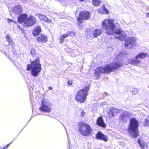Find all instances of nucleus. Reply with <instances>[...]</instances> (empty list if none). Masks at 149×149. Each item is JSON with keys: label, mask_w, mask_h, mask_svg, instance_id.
<instances>
[{"label": "nucleus", "mask_w": 149, "mask_h": 149, "mask_svg": "<svg viewBox=\"0 0 149 149\" xmlns=\"http://www.w3.org/2000/svg\"><path fill=\"white\" fill-rule=\"evenodd\" d=\"M114 21L113 19H104L102 22V29L105 30V32L107 35L112 34L115 36V38L123 40L125 37V34H124L122 29H118L115 31L116 26Z\"/></svg>", "instance_id": "nucleus-1"}, {"label": "nucleus", "mask_w": 149, "mask_h": 149, "mask_svg": "<svg viewBox=\"0 0 149 149\" xmlns=\"http://www.w3.org/2000/svg\"><path fill=\"white\" fill-rule=\"evenodd\" d=\"M123 65V64L121 62H117L108 64L105 67H99L95 70L96 76L99 77L100 74L110 73L111 72H113L120 68Z\"/></svg>", "instance_id": "nucleus-2"}, {"label": "nucleus", "mask_w": 149, "mask_h": 149, "mask_svg": "<svg viewBox=\"0 0 149 149\" xmlns=\"http://www.w3.org/2000/svg\"><path fill=\"white\" fill-rule=\"evenodd\" d=\"M30 61L31 64L27 65L26 70L28 71L31 70V73L33 77H37L42 70L39 57H37L33 61L30 59Z\"/></svg>", "instance_id": "nucleus-3"}, {"label": "nucleus", "mask_w": 149, "mask_h": 149, "mask_svg": "<svg viewBox=\"0 0 149 149\" xmlns=\"http://www.w3.org/2000/svg\"><path fill=\"white\" fill-rule=\"evenodd\" d=\"M138 121L134 118H131L128 128L129 133L132 137L135 138L139 135Z\"/></svg>", "instance_id": "nucleus-4"}, {"label": "nucleus", "mask_w": 149, "mask_h": 149, "mask_svg": "<svg viewBox=\"0 0 149 149\" xmlns=\"http://www.w3.org/2000/svg\"><path fill=\"white\" fill-rule=\"evenodd\" d=\"M78 127L79 132L82 136H89L92 131L91 126L86 123L79 122Z\"/></svg>", "instance_id": "nucleus-5"}, {"label": "nucleus", "mask_w": 149, "mask_h": 149, "mask_svg": "<svg viewBox=\"0 0 149 149\" xmlns=\"http://www.w3.org/2000/svg\"><path fill=\"white\" fill-rule=\"evenodd\" d=\"M90 84L87 85L84 88L78 91L76 95V100L81 103H84L86 98L89 89Z\"/></svg>", "instance_id": "nucleus-6"}, {"label": "nucleus", "mask_w": 149, "mask_h": 149, "mask_svg": "<svg viewBox=\"0 0 149 149\" xmlns=\"http://www.w3.org/2000/svg\"><path fill=\"white\" fill-rule=\"evenodd\" d=\"M52 107V104L48 100L43 99L41 101L39 109L41 111L49 113L51 111Z\"/></svg>", "instance_id": "nucleus-7"}, {"label": "nucleus", "mask_w": 149, "mask_h": 149, "mask_svg": "<svg viewBox=\"0 0 149 149\" xmlns=\"http://www.w3.org/2000/svg\"><path fill=\"white\" fill-rule=\"evenodd\" d=\"M6 40L8 42L9 48L11 49L12 52L13 53L14 55L16 54L17 53L15 48L14 43L10 37L8 35H6Z\"/></svg>", "instance_id": "nucleus-8"}, {"label": "nucleus", "mask_w": 149, "mask_h": 149, "mask_svg": "<svg viewBox=\"0 0 149 149\" xmlns=\"http://www.w3.org/2000/svg\"><path fill=\"white\" fill-rule=\"evenodd\" d=\"M89 15L90 13L87 11L81 12L78 17L77 20L78 22L81 23L82 22V19H88Z\"/></svg>", "instance_id": "nucleus-9"}, {"label": "nucleus", "mask_w": 149, "mask_h": 149, "mask_svg": "<svg viewBox=\"0 0 149 149\" xmlns=\"http://www.w3.org/2000/svg\"><path fill=\"white\" fill-rule=\"evenodd\" d=\"M135 42V40L134 38L129 37L126 40L124 45L126 48L130 49Z\"/></svg>", "instance_id": "nucleus-10"}, {"label": "nucleus", "mask_w": 149, "mask_h": 149, "mask_svg": "<svg viewBox=\"0 0 149 149\" xmlns=\"http://www.w3.org/2000/svg\"><path fill=\"white\" fill-rule=\"evenodd\" d=\"M36 22V18L30 15L24 22V24L27 26L33 25Z\"/></svg>", "instance_id": "nucleus-11"}, {"label": "nucleus", "mask_w": 149, "mask_h": 149, "mask_svg": "<svg viewBox=\"0 0 149 149\" xmlns=\"http://www.w3.org/2000/svg\"><path fill=\"white\" fill-rule=\"evenodd\" d=\"M130 115L129 112L127 111H123L119 117V120L123 123H125L127 121V119L128 118Z\"/></svg>", "instance_id": "nucleus-12"}, {"label": "nucleus", "mask_w": 149, "mask_h": 149, "mask_svg": "<svg viewBox=\"0 0 149 149\" xmlns=\"http://www.w3.org/2000/svg\"><path fill=\"white\" fill-rule=\"evenodd\" d=\"M96 138L98 139L101 140L105 142L108 140L107 136L105 135L100 132H98L96 134Z\"/></svg>", "instance_id": "nucleus-13"}, {"label": "nucleus", "mask_w": 149, "mask_h": 149, "mask_svg": "<svg viewBox=\"0 0 149 149\" xmlns=\"http://www.w3.org/2000/svg\"><path fill=\"white\" fill-rule=\"evenodd\" d=\"M74 33L72 31H69L67 33L64 34L62 36H61L60 38V42L62 43L63 42L64 39L68 37V36H75Z\"/></svg>", "instance_id": "nucleus-14"}, {"label": "nucleus", "mask_w": 149, "mask_h": 149, "mask_svg": "<svg viewBox=\"0 0 149 149\" xmlns=\"http://www.w3.org/2000/svg\"><path fill=\"white\" fill-rule=\"evenodd\" d=\"M138 58H136V57L135 59H133L132 58H129L128 59V62L126 64H127L128 63H131L132 65H137L139 64L141 61L138 59Z\"/></svg>", "instance_id": "nucleus-15"}, {"label": "nucleus", "mask_w": 149, "mask_h": 149, "mask_svg": "<svg viewBox=\"0 0 149 149\" xmlns=\"http://www.w3.org/2000/svg\"><path fill=\"white\" fill-rule=\"evenodd\" d=\"M28 15L26 14H23L20 15L18 17V22L20 23H22L27 19Z\"/></svg>", "instance_id": "nucleus-16"}, {"label": "nucleus", "mask_w": 149, "mask_h": 149, "mask_svg": "<svg viewBox=\"0 0 149 149\" xmlns=\"http://www.w3.org/2000/svg\"><path fill=\"white\" fill-rule=\"evenodd\" d=\"M13 11L15 14H19L22 12V10L21 6L18 5L15 6L13 9Z\"/></svg>", "instance_id": "nucleus-17"}, {"label": "nucleus", "mask_w": 149, "mask_h": 149, "mask_svg": "<svg viewBox=\"0 0 149 149\" xmlns=\"http://www.w3.org/2000/svg\"><path fill=\"white\" fill-rule=\"evenodd\" d=\"M97 124L99 126L105 127H106V124L104 122L102 116H100L97 119Z\"/></svg>", "instance_id": "nucleus-18"}, {"label": "nucleus", "mask_w": 149, "mask_h": 149, "mask_svg": "<svg viewBox=\"0 0 149 149\" xmlns=\"http://www.w3.org/2000/svg\"><path fill=\"white\" fill-rule=\"evenodd\" d=\"M98 12L99 13H101L102 14H108L109 13V12L107 9L106 8L105 5L103 4L102 6L98 10Z\"/></svg>", "instance_id": "nucleus-19"}, {"label": "nucleus", "mask_w": 149, "mask_h": 149, "mask_svg": "<svg viewBox=\"0 0 149 149\" xmlns=\"http://www.w3.org/2000/svg\"><path fill=\"white\" fill-rule=\"evenodd\" d=\"M38 17L39 19L42 21H44L47 23H49L51 22L50 19L48 18L44 15L41 14H38Z\"/></svg>", "instance_id": "nucleus-20"}, {"label": "nucleus", "mask_w": 149, "mask_h": 149, "mask_svg": "<svg viewBox=\"0 0 149 149\" xmlns=\"http://www.w3.org/2000/svg\"><path fill=\"white\" fill-rule=\"evenodd\" d=\"M41 28L39 26H37L33 30V34L34 36H37L39 35L41 31Z\"/></svg>", "instance_id": "nucleus-21"}, {"label": "nucleus", "mask_w": 149, "mask_h": 149, "mask_svg": "<svg viewBox=\"0 0 149 149\" xmlns=\"http://www.w3.org/2000/svg\"><path fill=\"white\" fill-rule=\"evenodd\" d=\"M36 40L38 42L45 43L47 40V37L46 36L41 35L37 38Z\"/></svg>", "instance_id": "nucleus-22"}, {"label": "nucleus", "mask_w": 149, "mask_h": 149, "mask_svg": "<svg viewBox=\"0 0 149 149\" xmlns=\"http://www.w3.org/2000/svg\"><path fill=\"white\" fill-rule=\"evenodd\" d=\"M102 32V30L100 29H95L93 32V35L94 38H96L100 36Z\"/></svg>", "instance_id": "nucleus-23"}, {"label": "nucleus", "mask_w": 149, "mask_h": 149, "mask_svg": "<svg viewBox=\"0 0 149 149\" xmlns=\"http://www.w3.org/2000/svg\"><path fill=\"white\" fill-rule=\"evenodd\" d=\"M148 55V54L146 53L141 52L137 55L136 56V58H145Z\"/></svg>", "instance_id": "nucleus-24"}, {"label": "nucleus", "mask_w": 149, "mask_h": 149, "mask_svg": "<svg viewBox=\"0 0 149 149\" xmlns=\"http://www.w3.org/2000/svg\"><path fill=\"white\" fill-rule=\"evenodd\" d=\"M138 142L142 148H145V143L140 138L138 140Z\"/></svg>", "instance_id": "nucleus-25"}, {"label": "nucleus", "mask_w": 149, "mask_h": 149, "mask_svg": "<svg viewBox=\"0 0 149 149\" xmlns=\"http://www.w3.org/2000/svg\"><path fill=\"white\" fill-rule=\"evenodd\" d=\"M93 5L95 6H98L101 3V0H92Z\"/></svg>", "instance_id": "nucleus-26"}, {"label": "nucleus", "mask_w": 149, "mask_h": 149, "mask_svg": "<svg viewBox=\"0 0 149 149\" xmlns=\"http://www.w3.org/2000/svg\"><path fill=\"white\" fill-rule=\"evenodd\" d=\"M142 124L145 126L149 125V116L145 118L144 122H143Z\"/></svg>", "instance_id": "nucleus-27"}, {"label": "nucleus", "mask_w": 149, "mask_h": 149, "mask_svg": "<svg viewBox=\"0 0 149 149\" xmlns=\"http://www.w3.org/2000/svg\"><path fill=\"white\" fill-rule=\"evenodd\" d=\"M110 109L112 111V112H113L115 115L117 113L119 112V110L116 108L113 107L111 108Z\"/></svg>", "instance_id": "nucleus-28"}, {"label": "nucleus", "mask_w": 149, "mask_h": 149, "mask_svg": "<svg viewBox=\"0 0 149 149\" xmlns=\"http://www.w3.org/2000/svg\"><path fill=\"white\" fill-rule=\"evenodd\" d=\"M108 114L109 115V116L110 117H113L115 115V113H113V112H112V111L111 110V109L110 108L108 112Z\"/></svg>", "instance_id": "nucleus-29"}, {"label": "nucleus", "mask_w": 149, "mask_h": 149, "mask_svg": "<svg viewBox=\"0 0 149 149\" xmlns=\"http://www.w3.org/2000/svg\"><path fill=\"white\" fill-rule=\"evenodd\" d=\"M27 85L29 90H30L31 89L33 90V89L34 86L33 84L31 83H28Z\"/></svg>", "instance_id": "nucleus-30"}, {"label": "nucleus", "mask_w": 149, "mask_h": 149, "mask_svg": "<svg viewBox=\"0 0 149 149\" xmlns=\"http://www.w3.org/2000/svg\"><path fill=\"white\" fill-rule=\"evenodd\" d=\"M139 90L137 89L134 88L133 89L132 93L133 95H135L136 94H138L139 93Z\"/></svg>", "instance_id": "nucleus-31"}, {"label": "nucleus", "mask_w": 149, "mask_h": 149, "mask_svg": "<svg viewBox=\"0 0 149 149\" xmlns=\"http://www.w3.org/2000/svg\"><path fill=\"white\" fill-rule=\"evenodd\" d=\"M7 20L8 21V23L9 24H10V23L13 22L14 23V21L13 20H12L9 18H8L7 19Z\"/></svg>", "instance_id": "nucleus-32"}, {"label": "nucleus", "mask_w": 149, "mask_h": 149, "mask_svg": "<svg viewBox=\"0 0 149 149\" xmlns=\"http://www.w3.org/2000/svg\"><path fill=\"white\" fill-rule=\"evenodd\" d=\"M30 54L32 55H34L35 54V52L34 49H32L30 52Z\"/></svg>", "instance_id": "nucleus-33"}, {"label": "nucleus", "mask_w": 149, "mask_h": 149, "mask_svg": "<svg viewBox=\"0 0 149 149\" xmlns=\"http://www.w3.org/2000/svg\"><path fill=\"white\" fill-rule=\"evenodd\" d=\"M77 26L78 27V28L81 29H83V27L82 26H81L80 24V23H77Z\"/></svg>", "instance_id": "nucleus-34"}, {"label": "nucleus", "mask_w": 149, "mask_h": 149, "mask_svg": "<svg viewBox=\"0 0 149 149\" xmlns=\"http://www.w3.org/2000/svg\"><path fill=\"white\" fill-rule=\"evenodd\" d=\"M12 143L11 142L10 143L7 145L6 146H4L3 147V148H0V149H5L6 148H7L8 146L10 144Z\"/></svg>", "instance_id": "nucleus-35"}, {"label": "nucleus", "mask_w": 149, "mask_h": 149, "mask_svg": "<svg viewBox=\"0 0 149 149\" xmlns=\"http://www.w3.org/2000/svg\"><path fill=\"white\" fill-rule=\"evenodd\" d=\"M86 114V113L85 112H84V111L83 110L81 113V116L82 117L84 116H85Z\"/></svg>", "instance_id": "nucleus-36"}, {"label": "nucleus", "mask_w": 149, "mask_h": 149, "mask_svg": "<svg viewBox=\"0 0 149 149\" xmlns=\"http://www.w3.org/2000/svg\"><path fill=\"white\" fill-rule=\"evenodd\" d=\"M72 80H69L68 81L67 83L70 85H71L72 84Z\"/></svg>", "instance_id": "nucleus-37"}, {"label": "nucleus", "mask_w": 149, "mask_h": 149, "mask_svg": "<svg viewBox=\"0 0 149 149\" xmlns=\"http://www.w3.org/2000/svg\"><path fill=\"white\" fill-rule=\"evenodd\" d=\"M88 32V33L87 34L88 35L89 34H90L91 32H90V29H87L86 31H85V33H87V32Z\"/></svg>", "instance_id": "nucleus-38"}, {"label": "nucleus", "mask_w": 149, "mask_h": 149, "mask_svg": "<svg viewBox=\"0 0 149 149\" xmlns=\"http://www.w3.org/2000/svg\"><path fill=\"white\" fill-rule=\"evenodd\" d=\"M67 136H68V144L69 145V146H70V139L68 137V135H67Z\"/></svg>", "instance_id": "nucleus-39"}, {"label": "nucleus", "mask_w": 149, "mask_h": 149, "mask_svg": "<svg viewBox=\"0 0 149 149\" xmlns=\"http://www.w3.org/2000/svg\"><path fill=\"white\" fill-rule=\"evenodd\" d=\"M146 16L147 17H149V13H148L146 14Z\"/></svg>", "instance_id": "nucleus-40"}, {"label": "nucleus", "mask_w": 149, "mask_h": 149, "mask_svg": "<svg viewBox=\"0 0 149 149\" xmlns=\"http://www.w3.org/2000/svg\"><path fill=\"white\" fill-rule=\"evenodd\" d=\"M103 95L104 96H106L108 95V94L106 93H104Z\"/></svg>", "instance_id": "nucleus-41"}, {"label": "nucleus", "mask_w": 149, "mask_h": 149, "mask_svg": "<svg viewBox=\"0 0 149 149\" xmlns=\"http://www.w3.org/2000/svg\"><path fill=\"white\" fill-rule=\"evenodd\" d=\"M49 89L50 90H52V87L49 86Z\"/></svg>", "instance_id": "nucleus-42"}, {"label": "nucleus", "mask_w": 149, "mask_h": 149, "mask_svg": "<svg viewBox=\"0 0 149 149\" xmlns=\"http://www.w3.org/2000/svg\"><path fill=\"white\" fill-rule=\"evenodd\" d=\"M80 1H84V0H79Z\"/></svg>", "instance_id": "nucleus-43"}, {"label": "nucleus", "mask_w": 149, "mask_h": 149, "mask_svg": "<svg viewBox=\"0 0 149 149\" xmlns=\"http://www.w3.org/2000/svg\"><path fill=\"white\" fill-rule=\"evenodd\" d=\"M63 127H64V128H65V129L66 130V131H67V130H66V128H65V127L64 125H63Z\"/></svg>", "instance_id": "nucleus-44"}, {"label": "nucleus", "mask_w": 149, "mask_h": 149, "mask_svg": "<svg viewBox=\"0 0 149 149\" xmlns=\"http://www.w3.org/2000/svg\"><path fill=\"white\" fill-rule=\"evenodd\" d=\"M7 51L8 52H9V48L8 49H8H7Z\"/></svg>", "instance_id": "nucleus-45"}, {"label": "nucleus", "mask_w": 149, "mask_h": 149, "mask_svg": "<svg viewBox=\"0 0 149 149\" xmlns=\"http://www.w3.org/2000/svg\"><path fill=\"white\" fill-rule=\"evenodd\" d=\"M5 55H6L7 56V55L6 54H5Z\"/></svg>", "instance_id": "nucleus-46"}]
</instances>
